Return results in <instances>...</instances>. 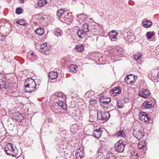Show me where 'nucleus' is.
<instances>
[{
  "instance_id": "1",
  "label": "nucleus",
  "mask_w": 159,
  "mask_h": 159,
  "mask_svg": "<svg viewBox=\"0 0 159 159\" xmlns=\"http://www.w3.org/2000/svg\"><path fill=\"white\" fill-rule=\"evenodd\" d=\"M57 16L60 20L66 24H69L72 21V13H69L63 9L57 10Z\"/></svg>"
},
{
  "instance_id": "2",
  "label": "nucleus",
  "mask_w": 159,
  "mask_h": 159,
  "mask_svg": "<svg viewBox=\"0 0 159 159\" xmlns=\"http://www.w3.org/2000/svg\"><path fill=\"white\" fill-rule=\"evenodd\" d=\"M36 84L34 81L31 78H28L24 83V89L27 93H30L35 90Z\"/></svg>"
},
{
  "instance_id": "3",
  "label": "nucleus",
  "mask_w": 159,
  "mask_h": 159,
  "mask_svg": "<svg viewBox=\"0 0 159 159\" xmlns=\"http://www.w3.org/2000/svg\"><path fill=\"white\" fill-rule=\"evenodd\" d=\"M105 89L104 88L103 90H102L103 91L100 94V106L103 109L107 107V105L111 101V98L106 96L107 93Z\"/></svg>"
},
{
  "instance_id": "4",
  "label": "nucleus",
  "mask_w": 159,
  "mask_h": 159,
  "mask_svg": "<svg viewBox=\"0 0 159 159\" xmlns=\"http://www.w3.org/2000/svg\"><path fill=\"white\" fill-rule=\"evenodd\" d=\"M126 144L122 140L117 142L115 145V149L118 152H121L124 150Z\"/></svg>"
},
{
  "instance_id": "5",
  "label": "nucleus",
  "mask_w": 159,
  "mask_h": 159,
  "mask_svg": "<svg viewBox=\"0 0 159 159\" xmlns=\"http://www.w3.org/2000/svg\"><path fill=\"white\" fill-rule=\"evenodd\" d=\"M6 77L0 78V88L1 89H5L11 88V83L7 82Z\"/></svg>"
},
{
  "instance_id": "6",
  "label": "nucleus",
  "mask_w": 159,
  "mask_h": 159,
  "mask_svg": "<svg viewBox=\"0 0 159 159\" xmlns=\"http://www.w3.org/2000/svg\"><path fill=\"white\" fill-rule=\"evenodd\" d=\"M125 81L128 84H134L136 81L135 75L130 74L127 76L125 78Z\"/></svg>"
},
{
  "instance_id": "7",
  "label": "nucleus",
  "mask_w": 159,
  "mask_h": 159,
  "mask_svg": "<svg viewBox=\"0 0 159 159\" xmlns=\"http://www.w3.org/2000/svg\"><path fill=\"white\" fill-rule=\"evenodd\" d=\"M66 97V95L62 92H56L53 93L50 97V100L52 101H54L55 99L58 98H64Z\"/></svg>"
},
{
  "instance_id": "8",
  "label": "nucleus",
  "mask_w": 159,
  "mask_h": 159,
  "mask_svg": "<svg viewBox=\"0 0 159 159\" xmlns=\"http://www.w3.org/2000/svg\"><path fill=\"white\" fill-rule=\"evenodd\" d=\"M100 113L101 115V118H100V123H104L107 121L110 117V114L109 112L107 111L104 112L103 114H102V111H101Z\"/></svg>"
},
{
  "instance_id": "9",
  "label": "nucleus",
  "mask_w": 159,
  "mask_h": 159,
  "mask_svg": "<svg viewBox=\"0 0 159 159\" xmlns=\"http://www.w3.org/2000/svg\"><path fill=\"white\" fill-rule=\"evenodd\" d=\"M121 93V89L119 86L114 87L110 91V94L113 96H116Z\"/></svg>"
},
{
  "instance_id": "10",
  "label": "nucleus",
  "mask_w": 159,
  "mask_h": 159,
  "mask_svg": "<svg viewBox=\"0 0 159 159\" xmlns=\"http://www.w3.org/2000/svg\"><path fill=\"white\" fill-rule=\"evenodd\" d=\"M150 94V93L148 90L143 89L140 92L139 95L144 98H145L149 96Z\"/></svg>"
},
{
  "instance_id": "11",
  "label": "nucleus",
  "mask_w": 159,
  "mask_h": 159,
  "mask_svg": "<svg viewBox=\"0 0 159 159\" xmlns=\"http://www.w3.org/2000/svg\"><path fill=\"white\" fill-rule=\"evenodd\" d=\"M81 148H79L76 150L75 155L76 159H81L84 157V153Z\"/></svg>"
},
{
  "instance_id": "12",
  "label": "nucleus",
  "mask_w": 159,
  "mask_h": 159,
  "mask_svg": "<svg viewBox=\"0 0 159 159\" xmlns=\"http://www.w3.org/2000/svg\"><path fill=\"white\" fill-rule=\"evenodd\" d=\"M87 18V16L84 13L79 15L77 18V20L79 22L81 23L84 21Z\"/></svg>"
},
{
  "instance_id": "13",
  "label": "nucleus",
  "mask_w": 159,
  "mask_h": 159,
  "mask_svg": "<svg viewBox=\"0 0 159 159\" xmlns=\"http://www.w3.org/2000/svg\"><path fill=\"white\" fill-rule=\"evenodd\" d=\"M50 48V46L46 43L41 45L40 46V49L43 52H45Z\"/></svg>"
},
{
  "instance_id": "14",
  "label": "nucleus",
  "mask_w": 159,
  "mask_h": 159,
  "mask_svg": "<svg viewBox=\"0 0 159 159\" xmlns=\"http://www.w3.org/2000/svg\"><path fill=\"white\" fill-rule=\"evenodd\" d=\"M77 34L79 38H83L85 37V35L87 34L86 32L81 29H79L77 33Z\"/></svg>"
},
{
  "instance_id": "15",
  "label": "nucleus",
  "mask_w": 159,
  "mask_h": 159,
  "mask_svg": "<svg viewBox=\"0 0 159 159\" xmlns=\"http://www.w3.org/2000/svg\"><path fill=\"white\" fill-rule=\"evenodd\" d=\"M134 134L135 137L138 140L141 139L144 136L143 132L140 130L136 132L135 134L134 133Z\"/></svg>"
},
{
  "instance_id": "16",
  "label": "nucleus",
  "mask_w": 159,
  "mask_h": 159,
  "mask_svg": "<svg viewBox=\"0 0 159 159\" xmlns=\"http://www.w3.org/2000/svg\"><path fill=\"white\" fill-rule=\"evenodd\" d=\"M118 33L115 30H112L109 33L108 35L110 38L112 39H116Z\"/></svg>"
},
{
  "instance_id": "17",
  "label": "nucleus",
  "mask_w": 159,
  "mask_h": 159,
  "mask_svg": "<svg viewBox=\"0 0 159 159\" xmlns=\"http://www.w3.org/2000/svg\"><path fill=\"white\" fill-rule=\"evenodd\" d=\"M58 76V74L56 71H51L48 74V76L51 79L54 80L56 79Z\"/></svg>"
},
{
  "instance_id": "18",
  "label": "nucleus",
  "mask_w": 159,
  "mask_h": 159,
  "mask_svg": "<svg viewBox=\"0 0 159 159\" xmlns=\"http://www.w3.org/2000/svg\"><path fill=\"white\" fill-rule=\"evenodd\" d=\"M115 134L117 137H121V138H124L126 136V134L123 129H120V131H117Z\"/></svg>"
},
{
  "instance_id": "19",
  "label": "nucleus",
  "mask_w": 159,
  "mask_h": 159,
  "mask_svg": "<svg viewBox=\"0 0 159 159\" xmlns=\"http://www.w3.org/2000/svg\"><path fill=\"white\" fill-rule=\"evenodd\" d=\"M143 105L146 109L151 108L153 107V105L152 104V103L149 101H144Z\"/></svg>"
},
{
  "instance_id": "20",
  "label": "nucleus",
  "mask_w": 159,
  "mask_h": 159,
  "mask_svg": "<svg viewBox=\"0 0 159 159\" xmlns=\"http://www.w3.org/2000/svg\"><path fill=\"white\" fill-rule=\"evenodd\" d=\"M142 25L144 27L148 28L152 26V22L149 20H146L142 22Z\"/></svg>"
},
{
  "instance_id": "21",
  "label": "nucleus",
  "mask_w": 159,
  "mask_h": 159,
  "mask_svg": "<svg viewBox=\"0 0 159 159\" xmlns=\"http://www.w3.org/2000/svg\"><path fill=\"white\" fill-rule=\"evenodd\" d=\"M77 66L73 64H71L69 66V68L70 72L75 73L77 71L76 68Z\"/></svg>"
},
{
  "instance_id": "22",
  "label": "nucleus",
  "mask_w": 159,
  "mask_h": 159,
  "mask_svg": "<svg viewBox=\"0 0 159 159\" xmlns=\"http://www.w3.org/2000/svg\"><path fill=\"white\" fill-rule=\"evenodd\" d=\"M75 48L77 52H81L84 50V47L82 44L79 43L76 46Z\"/></svg>"
},
{
  "instance_id": "23",
  "label": "nucleus",
  "mask_w": 159,
  "mask_h": 159,
  "mask_svg": "<svg viewBox=\"0 0 159 159\" xmlns=\"http://www.w3.org/2000/svg\"><path fill=\"white\" fill-rule=\"evenodd\" d=\"M81 29L87 33L89 31V25L88 23H85L83 25Z\"/></svg>"
},
{
  "instance_id": "24",
  "label": "nucleus",
  "mask_w": 159,
  "mask_h": 159,
  "mask_svg": "<svg viewBox=\"0 0 159 159\" xmlns=\"http://www.w3.org/2000/svg\"><path fill=\"white\" fill-rule=\"evenodd\" d=\"M4 149L11 151L12 152H14V153H15V150L13 149L12 144L11 143H8L6 145V147H5Z\"/></svg>"
},
{
  "instance_id": "25",
  "label": "nucleus",
  "mask_w": 159,
  "mask_h": 159,
  "mask_svg": "<svg viewBox=\"0 0 159 159\" xmlns=\"http://www.w3.org/2000/svg\"><path fill=\"white\" fill-rule=\"evenodd\" d=\"M92 135L96 138L99 139V128H98V129L94 130Z\"/></svg>"
},
{
  "instance_id": "26",
  "label": "nucleus",
  "mask_w": 159,
  "mask_h": 159,
  "mask_svg": "<svg viewBox=\"0 0 159 159\" xmlns=\"http://www.w3.org/2000/svg\"><path fill=\"white\" fill-rule=\"evenodd\" d=\"M35 32L39 35H42L44 33V30L43 28H39L35 30Z\"/></svg>"
},
{
  "instance_id": "27",
  "label": "nucleus",
  "mask_w": 159,
  "mask_h": 159,
  "mask_svg": "<svg viewBox=\"0 0 159 159\" xmlns=\"http://www.w3.org/2000/svg\"><path fill=\"white\" fill-rule=\"evenodd\" d=\"M125 103V101L122 100H119L117 101L118 108H122Z\"/></svg>"
},
{
  "instance_id": "28",
  "label": "nucleus",
  "mask_w": 159,
  "mask_h": 159,
  "mask_svg": "<svg viewBox=\"0 0 159 159\" xmlns=\"http://www.w3.org/2000/svg\"><path fill=\"white\" fill-rule=\"evenodd\" d=\"M146 145V143L144 140H140L138 143V147L140 149L144 148Z\"/></svg>"
},
{
  "instance_id": "29",
  "label": "nucleus",
  "mask_w": 159,
  "mask_h": 159,
  "mask_svg": "<svg viewBox=\"0 0 159 159\" xmlns=\"http://www.w3.org/2000/svg\"><path fill=\"white\" fill-rule=\"evenodd\" d=\"M62 31L61 29H57L54 32V34L57 36H60L62 35Z\"/></svg>"
},
{
  "instance_id": "30",
  "label": "nucleus",
  "mask_w": 159,
  "mask_h": 159,
  "mask_svg": "<svg viewBox=\"0 0 159 159\" xmlns=\"http://www.w3.org/2000/svg\"><path fill=\"white\" fill-rule=\"evenodd\" d=\"M4 152L7 155H11L14 157H15L16 155L15 153H14V152L10 150L4 149Z\"/></svg>"
},
{
  "instance_id": "31",
  "label": "nucleus",
  "mask_w": 159,
  "mask_h": 159,
  "mask_svg": "<svg viewBox=\"0 0 159 159\" xmlns=\"http://www.w3.org/2000/svg\"><path fill=\"white\" fill-rule=\"evenodd\" d=\"M154 32L148 31L146 34L147 38L148 39H150L154 35Z\"/></svg>"
},
{
  "instance_id": "32",
  "label": "nucleus",
  "mask_w": 159,
  "mask_h": 159,
  "mask_svg": "<svg viewBox=\"0 0 159 159\" xmlns=\"http://www.w3.org/2000/svg\"><path fill=\"white\" fill-rule=\"evenodd\" d=\"M146 113L144 112H141L139 113V119L142 121H143L145 117L146 116Z\"/></svg>"
},
{
  "instance_id": "33",
  "label": "nucleus",
  "mask_w": 159,
  "mask_h": 159,
  "mask_svg": "<svg viewBox=\"0 0 159 159\" xmlns=\"http://www.w3.org/2000/svg\"><path fill=\"white\" fill-rule=\"evenodd\" d=\"M151 120V118L150 117V116L146 113V116L145 117L143 121L146 122H150Z\"/></svg>"
},
{
  "instance_id": "34",
  "label": "nucleus",
  "mask_w": 159,
  "mask_h": 159,
  "mask_svg": "<svg viewBox=\"0 0 159 159\" xmlns=\"http://www.w3.org/2000/svg\"><path fill=\"white\" fill-rule=\"evenodd\" d=\"M16 23L17 24H19L21 25H26L25 21L21 19L18 20L16 21Z\"/></svg>"
},
{
  "instance_id": "35",
  "label": "nucleus",
  "mask_w": 159,
  "mask_h": 159,
  "mask_svg": "<svg viewBox=\"0 0 159 159\" xmlns=\"http://www.w3.org/2000/svg\"><path fill=\"white\" fill-rule=\"evenodd\" d=\"M23 11V10L21 7H17L16 10V12L17 14L19 15L22 13Z\"/></svg>"
},
{
  "instance_id": "36",
  "label": "nucleus",
  "mask_w": 159,
  "mask_h": 159,
  "mask_svg": "<svg viewBox=\"0 0 159 159\" xmlns=\"http://www.w3.org/2000/svg\"><path fill=\"white\" fill-rule=\"evenodd\" d=\"M38 2V6L40 7L44 6L46 3H47V2H46V1H45V2H43L42 0H39Z\"/></svg>"
},
{
  "instance_id": "37",
  "label": "nucleus",
  "mask_w": 159,
  "mask_h": 159,
  "mask_svg": "<svg viewBox=\"0 0 159 159\" xmlns=\"http://www.w3.org/2000/svg\"><path fill=\"white\" fill-rule=\"evenodd\" d=\"M141 55L140 53H137L135 54L134 56V59L136 61H138L139 60V58L141 57Z\"/></svg>"
},
{
  "instance_id": "38",
  "label": "nucleus",
  "mask_w": 159,
  "mask_h": 159,
  "mask_svg": "<svg viewBox=\"0 0 159 159\" xmlns=\"http://www.w3.org/2000/svg\"><path fill=\"white\" fill-rule=\"evenodd\" d=\"M134 37L133 35L128 36V41H129V42H131L133 41V40H134Z\"/></svg>"
},
{
  "instance_id": "39",
  "label": "nucleus",
  "mask_w": 159,
  "mask_h": 159,
  "mask_svg": "<svg viewBox=\"0 0 159 159\" xmlns=\"http://www.w3.org/2000/svg\"><path fill=\"white\" fill-rule=\"evenodd\" d=\"M63 104H64V103L62 101H60L59 102H55L53 104V106H56V105L57 104V106L60 107V106H61V105H63Z\"/></svg>"
},
{
  "instance_id": "40",
  "label": "nucleus",
  "mask_w": 159,
  "mask_h": 159,
  "mask_svg": "<svg viewBox=\"0 0 159 159\" xmlns=\"http://www.w3.org/2000/svg\"><path fill=\"white\" fill-rule=\"evenodd\" d=\"M105 144V143L103 141H100V145H101L102 146H100V149L101 148L102 149H104L105 147H104V145Z\"/></svg>"
},
{
  "instance_id": "41",
  "label": "nucleus",
  "mask_w": 159,
  "mask_h": 159,
  "mask_svg": "<svg viewBox=\"0 0 159 159\" xmlns=\"http://www.w3.org/2000/svg\"><path fill=\"white\" fill-rule=\"evenodd\" d=\"M107 159H117V158L112 154L110 155L109 156L107 157Z\"/></svg>"
},
{
  "instance_id": "42",
  "label": "nucleus",
  "mask_w": 159,
  "mask_h": 159,
  "mask_svg": "<svg viewBox=\"0 0 159 159\" xmlns=\"http://www.w3.org/2000/svg\"><path fill=\"white\" fill-rule=\"evenodd\" d=\"M100 29H101L103 31V32H104L105 31H106V28L105 27V26H103V25H100Z\"/></svg>"
},
{
  "instance_id": "43",
  "label": "nucleus",
  "mask_w": 159,
  "mask_h": 159,
  "mask_svg": "<svg viewBox=\"0 0 159 159\" xmlns=\"http://www.w3.org/2000/svg\"><path fill=\"white\" fill-rule=\"evenodd\" d=\"M61 107L63 109H66V107L65 105H64V104H63V105H61Z\"/></svg>"
},
{
  "instance_id": "44",
  "label": "nucleus",
  "mask_w": 159,
  "mask_h": 159,
  "mask_svg": "<svg viewBox=\"0 0 159 159\" xmlns=\"http://www.w3.org/2000/svg\"><path fill=\"white\" fill-rule=\"evenodd\" d=\"M25 0H19V2L21 3H23L25 2Z\"/></svg>"
},
{
  "instance_id": "45",
  "label": "nucleus",
  "mask_w": 159,
  "mask_h": 159,
  "mask_svg": "<svg viewBox=\"0 0 159 159\" xmlns=\"http://www.w3.org/2000/svg\"><path fill=\"white\" fill-rule=\"evenodd\" d=\"M157 76L159 78V71L157 73Z\"/></svg>"
},
{
  "instance_id": "46",
  "label": "nucleus",
  "mask_w": 159,
  "mask_h": 159,
  "mask_svg": "<svg viewBox=\"0 0 159 159\" xmlns=\"http://www.w3.org/2000/svg\"><path fill=\"white\" fill-rule=\"evenodd\" d=\"M100 133H101V134H100V137H101V134L102 133H101V128H100Z\"/></svg>"
},
{
  "instance_id": "47",
  "label": "nucleus",
  "mask_w": 159,
  "mask_h": 159,
  "mask_svg": "<svg viewBox=\"0 0 159 159\" xmlns=\"http://www.w3.org/2000/svg\"><path fill=\"white\" fill-rule=\"evenodd\" d=\"M96 37H97V39H96V40L97 41H98V36H96Z\"/></svg>"
},
{
  "instance_id": "48",
  "label": "nucleus",
  "mask_w": 159,
  "mask_h": 159,
  "mask_svg": "<svg viewBox=\"0 0 159 159\" xmlns=\"http://www.w3.org/2000/svg\"><path fill=\"white\" fill-rule=\"evenodd\" d=\"M31 55H34V53L33 52L31 53Z\"/></svg>"
},
{
  "instance_id": "49",
  "label": "nucleus",
  "mask_w": 159,
  "mask_h": 159,
  "mask_svg": "<svg viewBox=\"0 0 159 159\" xmlns=\"http://www.w3.org/2000/svg\"><path fill=\"white\" fill-rule=\"evenodd\" d=\"M99 149H98V150L97 151V153H98V152H99L98 151H99Z\"/></svg>"
},
{
  "instance_id": "50",
  "label": "nucleus",
  "mask_w": 159,
  "mask_h": 159,
  "mask_svg": "<svg viewBox=\"0 0 159 159\" xmlns=\"http://www.w3.org/2000/svg\"><path fill=\"white\" fill-rule=\"evenodd\" d=\"M98 113H97V119H98Z\"/></svg>"
},
{
  "instance_id": "51",
  "label": "nucleus",
  "mask_w": 159,
  "mask_h": 159,
  "mask_svg": "<svg viewBox=\"0 0 159 159\" xmlns=\"http://www.w3.org/2000/svg\"><path fill=\"white\" fill-rule=\"evenodd\" d=\"M100 36H102V35L100 34Z\"/></svg>"
},
{
  "instance_id": "52",
  "label": "nucleus",
  "mask_w": 159,
  "mask_h": 159,
  "mask_svg": "<svg viewBox=\"0 0 159 159\" xmlns=\"http://www.w3.org/2000/svg\"><path fill=\"white\" fill-rule=\"evenodd\" d=\"M100 152H101V151H100Z\"/></svg>"
},
{
  "instance_id": "53",
  "label": "nucleus",
  "mask_w": 159,
  "mask_h": 159,
  "mask_svg": "<svg viewBox=\"0 0 159 159\" xmlns=\"http://www.w3.org/2000/svg\"><path fill=\"white\" fill-rule=\"evenodd\" d=\"M89 93V92H88L87 93H86V94H87L88 93Z\"/></svg>"
},
{
  "instance_id": "54",
  "label": "nucleus",
  "mask_w": 159,
  "mask_h": 159,
  "mask_svg": "<svg viewBox=\"0 0 159 159\" xmlns=\"http://www.w3.org/2000/svg\"><path fill=\"white\" fill-rule=\"evenodd\" d=\"M137 154V153H136V155Z\"/></svg>"
}]
</instances>
